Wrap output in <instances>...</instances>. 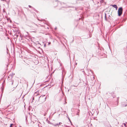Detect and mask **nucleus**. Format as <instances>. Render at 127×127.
I'll return each instance as SVG.
<instances>
[{"label": "nucleus", "mask_w": 127, "mask_h": 127, "mask_svg": "<svg viewBox=\"0 0 127 127\" xmlns=\"http://www.w3.org/2000/svg\"><path fill=\"white\" fill-rule=\"evenodd\" d=\"M45 96L44 95H43L40 96L39 94L37 93V92H36L34 93V97L32 98V100H34V98H35L37 99L36 100H39L40 98L41 97H43Z\"/></svg>", "instance_id": "nucleus-1"}, {"label": "nucleus", "mask_w": 127, "mask_h": 127, "mask_svg": "<svg viewBox=\"0 0 127 127\" xmlns=\"http://www.w3.org/2000/svg\"><path fill=\"white\" fill-rule=\"evenodd\" d=\"M123 11V9L122 7H120L119 8L118 11V15L119 16H120L122 15Z\"/></svg>", "instance_id": "nucleus-2"}, {"label": "nucleus", "mask_w": 127, "mask_h": 127, "mask_svg": "<svg viewBox=\"0 0 127 127\" xmlns=\"http://www.w3.org/2000/svg\"><path fill=\"white\" fill-rule=\"evenodd\" d=\"M49 105L48 103H46L43 105V107L46 108L47 107H48Z\"/></svg>", "instance_id": "nucleus-3"}, {"label": "nucleus", "mask_w": 127, "mask_h": 127, "mask_svg": "<svg viewBox=\"0 0 127 127\" xmlns=\"http://www.w3.org/2000/svg\"><path fill=\"white\" fill-rule=\"evenodd\" d=\"M62 123L61 122H60L59 123H57V124H53V125L56 127V126H58V127H59V125H61V124Z\"/></svg>", "instance_id": "nucleus-4"}, {"label": "nucleus", "mask_w": 127, "mask_h": 127, "mask_svg": "<svg viewBox=\"0 0 127 127\" xmlns=\"http://www.w3.org/2000/svg\"><path fill=\"white\" fill-rule=\"evenodd\" d=\"M59 1L58 0H56L54 2V3L55 4V5L54 6H56L58 5V2Z\"/></svg>", "instance_id": "nucleus-5"}, {"label": "nucleus", "mask_w": 127, "mask_h": 127, "mask_svg": "<svg viewBox=\"0 0 127 127\" xmlns=\"http://www.w3.org/2000/svg\"><path fill=\"white\" fill-rule=\"evenodd\" d=\"M111 5L113 7L115 8L116 10H117L118 7L117 6V5H116L114 4L113 5Z\"/></svg>", "instance_id": "nucleus-6"}, {"label": "nucleus", "mask_w": 127, "mask_h": 127, "mask_svg": "<svg viewBox=\"0 0 127 127\" xmlns=\"http://www.w3.org/2000/svg\"><path fill=\"white\" fill-rule=\"evenodd\" d=\"M31 23L32 24V25H31L30 26L31 27H32L33 26V25H35L36 26H38L37 25V24H35V23Z\"/></svg>", "instance_id": "nucleus-7"}, {"label": "nucleus", "mask_w": 127, "mask_h": 127, "mask_svg": "<svg viewBox=\"0 0 127 127\" xmlns=\"http://www.w3.org/2000/svg\"><path fill=\"white\" fill-rule=\"evenodd\" d=\"M14 75V73H12V74H11L10 75V76L11 77V78H12L13 76Z\"/></svg>", "instance_id": "nucleus-8"}, {"label": "nucleus", "mask_w": 127, "mask_h": 127, "mask_svg": "<svg viewBox=\"0 0 127 127\" xmlns=\"http://www.w3.org/2000/svg\"><path fill=\"white\" fill-rule=\"evenodd\" d=\"M47 123H48V124H52V125H53V124L51 122H50L49 121H47Z\"/></svg>", "instance_id": "nucleus-9"}, {"label": "nucleus", "mask_w": 127, "mask_h": 127, "mask_svg": "<svg viewBox=\"0 0 127 127\" xmlns=\"http://www.w3.org/2000/svg\"><path fill=\"white\" fill-rule=\"evenodd\" d=\"M31 106H29L28 108V110L29 111H30L31 110Z\"/></svg>", "instance_id": "nucleus-10"}, {"label": "nucleus", "mask_w": 127, "mask_h": 127, "mask_svg": "<svg viewBox=\"0 0 127 127\" xmlns=\"http://www.w3.org/2000/svg\"><path fill=\"white\" fill-rule=\"evenodd\" d=\"M105 20H106V14L105 13Z\"/></svg>", "instance_id": "nucleus-11"}, {"label": "nucleus", "mask_w": 127, "mask_h": 127, "mask_svg": "<svg viewBox=\"0 0 127 127\" xmlns=\"http://www.w3.org/2000/svg\"><path fill=\"white\" fill-rule=\"evenodd\" d=\"M13 125V124H10V127H11V126H12V125Z\"/></svg>", "instance_id": "nucleus-12"}, {"label": "nucleus", "mask_w": 127, "mask_h": 127, "mask_svg": "<svg viewBox=\"0 0 127 127\" xmlns=\"http://www.w3.org/2000/svg\"><path fill=\"white\" fill-rule=\"evenodd\" d=\"M28 6L30 8H32V7L30 5H29Z\"/></svg>", "instance_id": "nucleus-13"}, {"label": "nucleus", "mask_w": 127, "mask_h": 127, "mask_svg": "<svg viewBox=\"0 0 127 127\" xmlns=\"http://www.w3.org/2000/svg\"><path fill=\"white\" fill-rule=\"evenodd\" d=\"M123 124L125 126H126V124L125 123H123Z\"/></svg>", "instance_id": "nucleus-14"}, {"label": "nucleus", "mask_w": 127, "mask_h": 127, "mask_svg": "<svg viewBox=\"0 0 127 127\" xmlns=\"http://www.w3.org/2000/svg\"><path fill=\"white\" fill-rule=\"evenodd\" d=\"M26 33H27V34H26V35H28V32H26Z\"/></svg>", "instance_id": "nucleus-15"}, {"label": "nucleus", "mask_w": 127, "mask_h": 127, "mask_svg": "<svg viewBox=\"0 0 127 127\" xmlns=\"http://www.w3.org/2000/svg\"><path fill=\"white\" fill-rule=\"evenodd\" d=\"M1 0V1H5L6 2V0Z\"/></svg>", "instance_id": "nucleus-16"}, {"label": "nucleus", "mask_w": 127, "mask_h": 127, "mask_svg": "<svg viewBox=\"0 0 127 127\" xmlns=\"http://www.w3.org/2000/svg\"><path fill=\"white\" fill-rule=\"evenodd\" d=\"M78 113H79V112H78V113H77V115H78V116H79V114H78Z\"/></svg>", "instance_id": "nucleus-17"}, {"label": "nucleus", "mask_w": 127, "mask_h": 127, "mask_svg": "<svg viewBox=\"0 0 127 127\" xmlns=\"http://www.w3.org/2000/svg\"><path fill=\"white\" fill-rule=\"evenodd\" d=\"M68 118L69 120V121H70H70V120L69 117H68Z\"/></svg>", "instance_id": "nucleus-18"}, {"label": "nucleus", "mask_w": 127, "mask_h": 127, "mask_svg": "<svg viewBox=\"0 0 127 127\" xmlns=\"http://www.w3.org/2000/svg\"><path fill=\"white\" fill-rule=\"evenodd\" d=\"M46 99V97L45 98V100Z\"/></svg>", "instance_id": "nucleus-19"}, {"label": "nucleus", "mask_w": 127, "mask_h": 127, "mask_svg": "<svg viewBox=\"0 0 127 127\" xmlns=\"http://www.w3.org/2000/svg\"><path fill=\"white\" fill-rule=\"evenodd\" d=\"M51 44V42H49L48 43V44Z\"/></svg>", "instance_id": "nucleus-20"}, {"label": "nucleus", "mask_w": 127, "mask_h": 127, "mask_svg": "<svg viewBox=\"0 0 127 127\" xmlns=\"http://www.w3.org/2000/svg\"><path fill=\"white\" fill-rule=\"evenodd\" d=\"M3 11L4 12L5 11V10H4V9L3 10Z\"/></svg>", "instance_id": "nucleus-21"}, {"label": "nucleus", "mask_w": 127, "mask_h": 127, "mask_svg": "<svg viewBox=\"0 0 127 127\" xmlns=\"http://www.w3.org/2000/svg\"><path fill=\"white\" fill-rule=\"evenodd\" d=\"M78 106H80V105L79 104H78Z\"/></svg>", "instance_id": "nucleus-22"}, {"label": "nucleus", "mask_w": 127, "mask_h": 127, "mask_svg": "<svg viewBox=\"0 0 127 127\" xmlns=\"http://www.w3.org/2000/svg\"><path fill=\"white\" fill-rule=\"evenodd\" d=\"M69 57L70 58V53H69Z\"/></svg>", "instance_id": "nucleus-23"}, {"label": "nucleus", "mask_w": 127, "mask_h": 127, "mask_svg": "<svg viewBox=\"0 0 127 127\" xmlns=\"http://www.w3.org/2000/svg\"><path fill=\"white\" fill-rule=\"evenodd\" d=\"M37 42V44H39V42L38 41V42Z\"/></svg>", "instance_id": "nucleus-24"}, {"label": "nucleus", "mask_w": 127, "mask_h": 127, "mask_svg": "<svg viewBox=\"0 0 127 127\" xmlns=\"http://www.w3.org/2000/svg\"><path fill=\"white\" fill-rule=\"evenodd\" d=\"M63 72H64V71L63 70H62V74H63Z\"/></svg>", "instance_id": "nucleus-25"}, {"label": "nucleus", "mask_w": 127, "mask_h": 127, "mask_svg": "<svg viewBox=\"0 0 127 127\" xmlns=\"http://www.w3.org/2000/svg\"><path fill=\"white\" fill-rule=\"evenodd\" d=\"M10 22H11V20H10Z\"/></svg>", "instance_id": "nucleus-26"}, {"label": "nucleus", "mask_w": 127, "mask_h": 127, "mask_svg": "<svg viewBox=\"0 0 127 127\" xmlns=\"http://www.w3.org/2000/svg\"><path fill=\"white\" fill-rule=\"evenodd\" d=\"M13 82H12V84H13Z\"/></svg>", "instance_id": "nucleus-27"}, {"label": "nucleus", "mask_w": 127, "mask_h": 127, "mask_svg": "<svg viewBox=\"0 0 127 127\" xmlns=\"http://www.w3.org/2000/svg\"><path fill=\"white\" fill-rule=\"evenodd\" d=\"M51 86H50V87H49V88H51Z\"/></svg>", "instance_id": "nucleus-28"}, {"label": "nucleus", "mask_w": 127, "mask_h": 127, "mask_svg": "<svg viewBox=\"0 0 127 127\" xmlns=\"http://www.w3.org/2000/svg\"><path fill=\"white\" fill-rule=\"evenodd\" d=\"M35 80H34V82H33V84L34 83V82H35Z\"/></svg>", "instance_id": "nucleus-29"}, {"label": "nucleus", "mask_w": 127, "mask_h": 127, "mask_svg": "<svg viewBox=\"0 0 127 127\" xmlns=\"http://www.w3.org/2000/svg\"><path fill=\"white\" fill-rule=\"evenodd\" d=\"M57 29V28H55V29Z\"/></svg>", "instance_id": "nucleus-30"}, {"label": "nucleus", "mask_w": 127, "mask_h": 127, "mask_svg": "<svg viewBox=\"0 0 127 127\" xmlns=\"http://www.w3.org/2000/svg\"><path fill=\"white\" fill-rule=\"evenodd\" d=\"M102 1H104V0H102Z\"/></svg>", "instance_id": "nucleus-31"}, {"label": "nucleus", "mask_w": 127, "mask_h": 127, "mask_svg": "<svg viewBox=\"0 0 127 127\" xmlns=\"http://www.w3.org/2000/svg\"><path fill=\"white\" fill-rule=\"evenodd\" d=\"M127 106V105H125V106Z\"/></svg>", "instance_id": "nucleus-32"}, {"label": "nucleus", "mask_w": 127, "mask_h": 127, "mask_svg": "<svg viewBox=\"0 0 127 127\" xmlns=\"http://www.w3.org/2000/svg\"><path fill=\"white\" fill-rule=\"evenodd\" d=\"M78 110L79 111V109H78Z\"/></svg>", "instance_id": "nucleus-33"}, {"label": "nucleus", "mask_w": 127, "mask_h": 127, "mask_svg": "<svg viewBox=\"0 0 127 127\" xmlns=\"http://www.w3.org/2000/svg\"><path fill=\"white\" fill-rule=\"evenodd\" d=\"M33 8L34 9V8Z\"/></svg>", "instance_id": "nucleus-34"}, {"label": "nucleus", "mask_w": 127, "mask_h": 127, "mask_svg": "<svg viewBox=\"0 0 127 127\" xmlns=\"http://www.w3.org/2000/svg\"><path fill=\"white\" fill-rule=\"evenodd\" d=\"M33 8L34 9V8Z\"/></svg>", "instance_id": "nucleus-35"}, {"label": "nucleus", "mask_w": 127, "mask_h": 127, "mask_svg": "<svg viewBox=\"0 0 127 127\" xmlns=\"http://www.w3.org/2000/svg\"><path fill=\"white\" fill-rule=\"evenodd\" d=\"M45 46V45H44V46Z\"/></svg>", "instance_id": "nucleus-36"}, {"label": "nucleus", "mask_w": 127, "mask_h": 127, "mask_svg": "<svg viewBox=\"0 0 127 127\" xmlns=\"http://www.w3.org/2000/svg\"><path fill=\"white\" fill-rule=\"evenodd\" d=\"M76 65L77 64V63H76Z\"/></svg>", "instance_id": "nucleus-37"}]
</instances>
